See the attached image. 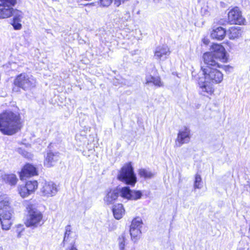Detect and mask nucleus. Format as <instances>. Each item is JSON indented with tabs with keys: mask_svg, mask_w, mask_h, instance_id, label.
<instances>
[{
	"mask_svg": "<svg viewBox=\"0 0 250 250\" xmlns=\"http://www.w3.org/2000/svg\"><path fill=\"white\" fill-rule=\"evenodd\" d=\"M113 0H100L102 6L104 7L108 6L112 3Z\"/></svg>",
	"mask_w": 250,
	"mask_h": 250,
	"instance_id": "34",
	"label": "nucleus"
},
{
	"mask_svg": "<svg viewBox=\"0 0 250 250\" xmlns=\"http://www.w3.org/2000/svg\"><path fill=\"white\" fill-rule=\"evenodd\" d=\"M26 207L28 210V214L25 222L26 226L35 229L41 226L43 224V216L41 211L38 210L33 204H26Z\"/></svg>",
	"mask_w": 250,
	"mask_h": 250,
	"instance_id": "3",
	"label": "nucleus"
},
{
	"mask_svg": "<svg viewBox=\"0 0 250 250\" xmlns=\"http://www.w3.org/2000/svg\"><path fill=\"white\" fill-rule=\"evenodd\" d=\"M202 179L201 176L198 174H196L194 184V188H201L202 187Z\"/></svg>",
	"mask_w": 250,
	"mask_h": 250,
	"instance_id": "32",
	"label": "nucleus"
},
{
	"mask_svg": "<svg viewBox=\"0 0 250 250\" xmlns=\"http://www.w3.org/2000/svg\"><path fill=\"white\" fill-rule=\"evenodd\" d=\"M201 74L204 75V79L213 83H219L223 79V75L218 69L209 66L202 67Z\"/></svg>",
	"mask_w": 250,
	"mask_h": 250,
	"instance_id": "6",
	"label": "nucleus"
},
{
	"mask_svg": "<svg viewBox=\"0 0 250 250\" xmlns=\"http://www.w3.org/2000/svg\"><path fill=\"white\" fill-rule=\"evenodd\" d=\"M77 235L75 232L71 231L70 226H67L65 227V232L64 234L63 243L70 242L73 245L75 244Z\"/></svg>",
	"mask_w": 250,
	"mask_h": 250,
	"instance_id": "19",
	"label": "nucleus"
},
{
	"mask_svg": "<svg viewBox=\"0 0 250 250\" xmlns=\"http://www.w3.org/2000/svg\"><path fill=\"white\" fill-rule=\"evenodd\" d=\"M112 211L115 218L119 220L123 217L125 214V210L122 204H118L113 206Z\"/></svg>",
	"mask_w": 250,
	"mask_h": 250,
	"instance_id": "23",
	"label": "nucleus"
},
{
	"mask_svg": "<svg viewBox=\"0 0 250 250\" xmlns=\"http://www.w3.org/2000/svg\"><path fill=\"white\" fill-rule=\"evenodd\" d=\"M139 174L141 177L145 178H150L153 175L150 171L143 168L139 170Z\"/></svg>",
	"mask_w": 250,
	"mask_h": 250,
	"instance_id": "29",
	"label": "nucleus"
},
{
	"mask_svg": "<svg viewBox=\"0 0 250 250\" xmlns=\"http://www.w3.org/2000/svg\"><path fill=\"white\" fill-rule=\"evenodd\" d=\"M228 20L230 24L244 25L245 19L242 16V12L237 7L231 9L228 13Z\"/></svg>",
	"mask_w": 250,
	"mask_h": 250,
	"instance_id": "8",
	"label": "nucleus"
},
{
	"mask_svg": "<svg viewBox=\"0 0 250 250\" xmlns=\"http://www.w3.org/2000/svg\"><path fill=\"white\" fill-rule=\"evenodd\" d=\"M17 0H0V18H7L12 16L14 10L13 6Z\"/></svg>",
	"mask_w": 250,
	"mask_h": 250,
	"instance_id": "7",
	"label": "nucleus"
},
{
	"mask_svg": "<svg viewBox=\"0 0 250 250\" xmlns=\"http://www.w3.org/2000/svg\"><path fill=\"white\" fill-rule=\"evenodd\" d=\"M190 139V130L189 128L186 127L182 128L178 133L177 137L176 139V146L180 147L182 145L188 143Z\"/></svg>",
	"mask_w": 250,
	"mask_h": 250,
	"instance_id": "11",
	"label": "nucleus"
},
{
	"mask_svg": "<svg viewBox=\"0 0 250 250\" xmlns=\"http://www.w3.org/2000/svg\"><path fill=\"white\" fill-rule=\"evenodd\" d=\"M4 183L9 184L11 186L15 185L18 179L14 174H4Z\"/></svg>",
	"mask_w": 250,
	"mask_h": 250,
	"instance_id": "24",
	"label": "nucleus"
},
{
	"mask_svg": "<svg viewBox=\"0 0 250 250\" xmlns=\"http://www.w3.org/2000/svg\"><path fill=\"white\" fill-rule=\"evenodd\" d=\"M41 192L44 196L51 197L54 196L58 189L56 184L52 182H44L42 183Z\"/></svg>",
	"mask_w": 250,
	"mask_h": 250,
	"instance_id": "9",
	"label": "nucleus"
},
{
	"mask_svg": "<svg viewBox=\"0 0 250 250\" xmlns=\"http://www.w3.org/2000/svg\"><path fill=\"white\" fill-rule=\"evenodd\" d=\"M142 220L140 218H137L133 219L130 225V229H140L142 226Z\"/></svg>",
	"mask_w": 250,
	"mask_h": 250,
	"instance_id": "30",
	"label": "nucleus"
},
{
	"mask_svg": "<svg viewBox=\"0 0 250 250\" xmlns=\"http://www.w3.org/2000/svg\"><path fill=\"white\" fill-rule=\"evenodd\" d=\"M118 241L120 250H125V236L122 234L121 236H119L118 239Z\"/></svg>",
	"mask_w": 250,
	"mask_h": 250,
	"instance_id": "31",
	"label": "nucleus"
},
{
	"mask_svg": "<svg viewBox=\"0 0 250 250\" xmlns=\"http://www.w3.org/2000/svg\"><path fill=\"white\" fill-rule=\"evenodd\" d=\"M130 234L132 240L135 242L140 238L141 231L139 229H130Z\"/></svg>",
	"mask_w": 250,
	"mask_h": 250,
	"instance_id": "25",
	"label": "nucleus"
},
{
	"mask_svg": "<svg viewBox=\"0 0 250 250\" xmlns=\"http://www.w3.org/2000/svg\"><path fill=\"white\" fill-rule=\"evenodd\" d=\"M12 16H13V21H21L23 18V13L21 11L14 9Z\"/></svg>",
	"mask_w": 250,
	"mask_h": 250,
	"instance_id": "28",
	"label": "nucleus"
},
{
	"mask_svg": "<svg viewBox=\"0 0 250 250\" xmlns=\"http://www.w3.org/2000/svg\"><path fill=\"white\" fill-rule=\"evenodd\" d=\"M121 194V191L115 189H108L105 191L104 201L106 205H112L116 201Z\"/></svg>",
	"mask_w": 250,
	"mask_h": 250,
	"instance_id": "12",
	"label": "nucleus"
},
{
	"mask_svg": "<svg viewBox=\"0 0 250 250\" xmlns=\"http://www.w3.org/2000/svg\"><path fill=\"white\" fill-rule=\"evenodd\" d=\"M117 178L127 185L134 186L137 181V178L134 172L130 163L125 165L121 169Z\"/></svg>",
	"mask_w": 250,
	"mask_h": 250,
	"instance_id": "5",
	"label": "nucleus"
},
{
	"mask_svg": "<svg viewBox=\"0 0 250 250\" xmlns=\"http://www.w3.org/2000/svg\"><path fill=\"white\" fill-rule=\"evenodd\" d=\"M37 175L36 168L33 165L27 164L25 165L20 173V178L23 180L26 177Z\"/></svg>",
	"mask_w": 250,
	"mask_h": 250,
	"instance_id": "16",
	"label": "nucleus"
},
{
	"mask_svg": "<svg viewBox=\"0 0 250 250\" xmlns=\"http://www.w3.org/2000/svg\"><path fill=\"white\" fill-rule=\"evenodd\" d=\"M125 16H126V17L127 19L129 18H130V13H129V12H126Z\"/></svg>",
	"mask_w": 250,
	"mask_h": 250,
	"instance_id": "38",
	"label": "nucleus"
},
{
	"mask_svg": "<svg viewBox=\"0 0 250 250\" xmlns=\"http://www.w3.org/2000/svg\"><path fill=\"white\" fill-rule=\"evenodd\" d=\"M25 186L30 192L32 193L37 188L38 182L37 181H29L26 182Z\"/></svg>",
	"mask_w": 250,
	"mask_h": 250,
	"instance_id": "26",
	"label": "nucleus"
},
{
	"mask_svg": "<svg viewBox=\"0 0 250 250\" xmlns=\"http://www.w3.org/2000/svg\"><path fill=\"white\" fill-rule=\"evenodd\" d=\"M22 122L20 115L11 111L0 114V131L4 135H12L21 128Z\"/></svg>",
	"mask_w": 250,
	"mask_h": 250,
	"instance_id": "1",
	"label": "nucleus"
},
{
	"mask_svg": "<svg viewBox=\"0 0 250 250\" xmlns=\"http://www.w3.org/2000/svg\"><path fill=\"white\" fill-rule=\"evenodd\" d=\"M145 83L146 85H153L157 87H161L164 86V83L162 81L159 76H153L150 74H146L145 77Z\"/></svg>",
	"mask_w": 250,
	"mask_h": 250,
	"instance_id": "17",
	"label": "nucleus"
},
{
	"mask_svg": "<svg viewBox=\"0 0 250 250\" xmlns=\"http://www.w3.org/2000/svg\"><path fill=\"white\" fill-rule=\"evenodd\" d=\"M37 82L36 79L31 74L25 73H21L14 80L13 88L14 92H19L20 88L24 91H30L35 88Z\"/></svg>",
	"mask_w": 250,
	"mask_h": 250,
	"instance_id": "2",
	"label": "nucleus"
},
{
	"mask_svg": "<svg viewBox=\"0 0 250 250\" xmlns=\"http://www.w3.org/2000/svg\"><path fill=\"white\" fill-rule=\"evenodd\" d=\"M226 35V30L222 27H218L214 29L211 33V37L213 39L217 40H222L224 39Z\"/></svg>",
	"mask_w": 250,
	"mask_h": 250,
	"instance_id": "21",
	"label": "nucleus"
},
{
	"mask_svg": "<svg viewBox=\"0 0 250 250\" xmlns=\"http://www.w3.org/2000/svg\"><path fill=\"white\" fill-rule=\"evenodd\" d=\"M4 183V177L3 173L2 172L0 171V185L3 184Z\"/></svg>",
	"mask_w": 250,
	"mask_h": 250,
	"instance_id": "35",
	"label": "nucleus"
},
{
	"mask_svg": "<svg viewBox=\"0 0 250 250\" xmlns=\"http://www.w3.org/2000/svg\"><path fill=\"white\" fill-rule=\"evenodd\" d=\"M25 153H26V152H24V153H23V155L24 156H26Z\"/></svg>",
	"mask_w": 250,
	"mask_h": 250,
	"instance_id": "40",
	"label": "nucleus"
},
{
	"mask_svg": "<svg viewBox=\"0 0 250 250\" xmlns=\"http://www.w3.org/2000/svg\"><path fill=\"white\" fill-rule=\"evenodd\" d=\"M203 59L205 63L207 65V66H215L217 65L220 67L217 60L215 59L211 52L205 53L203 55Z\"/></svg>",
	"mask_w": 250,
	"mask_h": 250,
	"instance_id": "20",
	"label": "nucleus"
},
{
	"mask_svg": "<svg viewBox=\"0 0 250 250\" xmlns=\"http://www.w3.org/2000/svg\"><path fill=\"white\" fill-rule=\"evenodd\" d=\"M66 250H78L74 246V245L71 246L70 249H67Z\"/></svg>",
	"mask_w": 250,
	"mask_h": 250,
	"instance_id": "37",
	"label": "nucleus"
},
{
	"mask_svg": "<svg viewBox=\"0 0 250 250\" xmlns=\"http://www.w3.org/2000/svg\"><path fill=\"white\" fill-rule=\"evenodd\" d=\"M19 191L20 195L23 198L26 197L31 194L25 185L23 186H20L19 188Z\"/></svg>",
	"mask_w": 250,
	"mask_h": 250,
	"instance_id": "27",
	"label": "nucleus"
},
{
	"mask_svg": "<svg viewBox=\"0 0 250 250\" xmlns=\"http://www.w3.org/2000/svg\"><path fill=\"white\" fill-rule=\"evenodd\" d=\"M21 21H13L12 23L14 29L20 30L21 28Z\"/></svg>",
	"mask_w": 250,
	"mask_h": 250,
	"instance_id": "33",
	"label": "nucleus"
},
{
	"mask_svg": "<svg viewBox=\"0 0 250 250\" xmlns=\"http://www.w3.org/2000/svg\"><path fill=\"white\" fill-rule=\"evenodd\" d=\"M59 159V153L58 152H53L49 151L45 157L44 162V166L47 167H50L54 165L55 163Z\"/></svg>",
	"mask_w": 250,
	"mask_h": 250,
	"instance_id": "18",
	"label": "nucleus"
},
{
	"mask_svg": "<svg viewBox=\"0 0 250 250\" xmlns=\"http://www.w3.org/2000/svg\"><path fill=\"white\" fill-rule=\"evenodd\" d=\"M232 68L230 66H229V65H225L224 66V69L227 71H229V69H231Z\"/></svg>",
	"mask_w": 250,
	"mask_h": 250,
	"instance_id": "36",
	"label": "nucleus"
},
{
	"mask_svg": "<svg viewBox=\"0 0 250 250\" xmlns=\"http://www.w3.org/2000/svg\"><path fill=\"white\" fill-rule=\"evenodd\" d=\"M12 213L8 200H4L0 202V221L3 229L7 230L10 228Z\"/></svg>",
	"mask_w": 250,
	"mask_h": 250,
	"instance_id": "4",
	"label": "nucleus"
},
{
	"mask_svg": "<svg viewBox=\"0 0 250 250\" xmlns=\"http://www.w3.org/2000/svg\"><path fill=\"white\" fill-rule=\"evenodd\" d=\"M203 78L199 79V86L200 88V93L201 95L205 96H208L211 95L214 92V89L210 84V82Z\"/></svg>",
	"mask_w": 250,
	"mask_h": 250,
	"instance_id": "13",
	"label": "nucleus"
},
{
	"mask_svg": "<svg viewBox=\"0 0 250 250\" xmlns=\"http://www.w3.org/2000/svg\"><path fill=\"white\" fill-rule=\"evenodd\" d=\"M211 52L217 61L219 60L223 62L227 61L226 51L222 45L218 44L212 45Z\"/></svg>",
	"mask_w": 250,
	"mask_h": 250,
	"instance_id": "10",
	"label": "nucleus"
},
{
	"mask_svg": "<svg viewBox=\"0 0 250 250\" xmlns=\"http://www.w3.org/2000/svg\"><path fill=\"white\" fill-rule=\"evenodd\" d=\"M154 2L155 3H159L162 1V0H153Z\"/></svg>",
	"mask_w": 250,
	"mask_h": 250,
	"instance_id": "39",
	"label": "nucleus"
},
{
	"mask_svg": "<svg viewBox=\"0 0 250 250\" xmlns=\"http://www.w3.org/2000/svg\"><path fill=\"white\" fill-rule=\"evenodd\" d=\"M169 48L166 45L157 46L154 52V57L159 60H165L169 55Z\"/></svg>",
	"mask_w": 250,
	"mask_h": 250,
	"instance_id": "15",
	"label": "nucleus"
},
{
	"mask_svg": "<svg viewBox=\"0 0 250 250\" xmlns=\"http://www.w3.org/2000/svg\"><path fill=\"white\" fill-rule=\"evenodd\" d=\"M242 33L241 28L238 26H232L228 30V36L230 40H234L239 38Z\"/></svg>",
	"mask_w": 250,
	"mask_h": 250,
	"instance_id": "22",
	"label": "nucleus"
},
{
	"mask_svg": "<svg viewBox=\"0 0 250 250\" xmlns=\"http://www.w3.org/2000/svg\"><path fill=\"white\" fill-rule=\"evenodd\" d=\"M121 195L123 198L135 200L141 198L142 193L140 191L131 190L128 187H124L121 190Z\"/></svg>",
	"mask_w": 250,
	"mask_h": 250,
	"instance_id": "14",
	"label": "nucleus"
}]
</instances>
